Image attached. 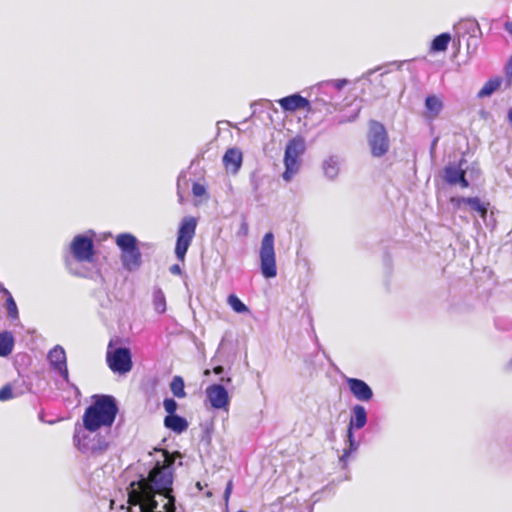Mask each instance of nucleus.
I'll use <instances>...</instances> for the list:
<instances>
[{"mask_svg":"<svg viewBox=\"0 0 512 512\" xmlns=\"http://www.w3.org/2000/svg\"><path fill=\"white\" fill-rule=\"evenodd\" d=\"M466 161L462 158L458 163H449L443 171V179L450 185H460L462 188H468L469 182L465 177L466 171L463 165Z\"/></svg>","mask_w":512,"mask_h":512,"instance_id":"nucleus-13","label":"nucleus"},{"mask_svg":"<svg viewBox=\"0 0 512 512\" xmlns=\"http://www.w3.org/2000/svg\"><path fill=\"white\" fill-rule=\"evenodd\" d=\"M14 347V337L11 332H0V357H7Z\"/></svg>","mask_w":512,"mask_h":512,"instance_id":"nucleus-22","label":"nucleus"},{"mask_svg":"<svg viewBox=\"0 0 512 512\" xmlns=\"http://www.w3.org/2000/svg\"><path fill=\"white\" fill-rule=\"evenodd\" d=\"M504 29L512 35V21H507L504 23Z\"/></svg>","mask_w":512,"mask_h":512,"instance_id":"nucleus-37","label":"nucleus"},{"mask_svg":"<svg viewBox=\"0 0 512 512\" xmlns=\"http://www.w3.org/2000/svg\"><path fill=\"white\" fill-rule=\"evenodd\" d=\"M74 387V389L76 390L77 393H80L79 392V389L77 387H75L74 385H72Z\"/></svg>","mask_w":512,"mask_h":512,"instance_id":"nucleus-44","label":"nucleus"},{"mask_svg":"<svg viewBox=\"0 0 512 512\" xmlns=\"http://www.w3.org/2000/svg\"><path fill=\"white\" fill-rule=\"evenodd\" d=\"M115 242L121 251L120 260L123 268L128 271L137 270L142 264L137 238L131 233H121L117 235Z\"/></svg>","mask_w":512,"mask_h":512,"instance_id":"nucleus-4","label":"nucleus"},{"mask_svg":"<svg viewBox=\"0 0 512 512\" xmlns=\"http://www.w3.org/2000/svg\"><path fill=\"white\" fill-rule=\"evenodd\" d=\"M305 152L304 140L295 137L288 141L284 153L285 171L282 174L283 180L289 182L299 172L300 156Z\"/></svg>","mask_w":512,"mask_h":512,"instance_id":"nucleus-6","label":"nucleus"},{"mask_svg":"<svg viewBox=\"0 0 512 512\" xmlns=\"http://www.w3.org/2000/svg\"><path fill=\"white\" fill-rule=\"evenodd\" d=\"M106 361L112 372L124 375L132 370V354L128 347L114 348L112 342L109 343L106 353Z\"/></svg>","mask_w":512,"mask_h":512,"instance_id":"nucleus-10","label":"nucleus"},{"mask_svg":"<svg viewBox=\"0 0 512 512\" xmlns=\"http://www.w3.org/2000/svg\"><path fill=\"white\" fill-rule=\"evenodd\" d=\"M340 161L337 156H329L322 163V170L328 180H335L339 174Z\"/></svg>","mask_w":512,"mask_h":512,"instance_id":"nucleus-21","label":"nucleus"},{"mask_svg":"<svg viewBox=\"0 0 512 512\" xmlns=\"http://www.w3.org/2000/svg\"><path fill=\"white\" fill-rule=\"evenodd\" d=\"M220 381L221 382H225L226 384H229V383H231L232 380H231L230 377H226V378L225 377H221Z\"/></svg>","mask_w":512,"mask_h":512,"instance_id":"nucleus-40","label":"nucleus"},{"mask_svg":"<svg viewBox=\"0 0 512 512\" xmlns=\"http://www.w3.org/2000/svg\"><path fill=\"white\" fill-rule=\"evenodd\" d=\"M277 102L285 112H295L302 109L309 111L311 106L310 101L298 93L280 98Z\"/></svg>","mask_w":512,"mask_h":512,"instance_id":"nucleus-16","label":"nucleus"},{"mask_svg":"<svg viewBox=\"0 0 512 512\" xmlns=\"http://www.w3.org/2000/svg\"><path fill=\"white\" fill-rule=\"evenodd\" d=\"M153 307L158 314H163L166 311V298L164 292L159 287L153 289Z\"/></svg>","mask_w":512,"mask_h":512,"instance_id":"nucleus-25","label":"nucleus"},{"mask_svg":"<svg viewBox=\"0 0 512 512\" xmlns=\"http://www.w3.org/2000/svg\"><path fill=\"white\" fill-rule=\"evenodd\" d=\"M163 406L168 415H175L178 404L173 398H165L163 401Z\"/></svg>","mask_w":512,"mask_h":512,"instance_id":"nucleus-30","label":"nucleus"},{"mask_svg":"<svg viewBox=\"0 0 512 512\" xmlns=\"http://www.w3.org/2000/svg\"><path fill=\"white\" fill-rule=\"evenodd\" d=\"M450 41L451 35L449 33H441L432 40L430 50L432 52H444L447 50Z\"/></svg>","mask_w":512,"mask_h":512,"instance_id":"nucleus-23","label":"nucleus"},{"mask_svg":"<svg viewBox=\"0 0 512 512\" xmlns=\"http://www.w3.org/2000/svg\"><path fill=\"white\" fill-rule=\"evenodd\" d=\"M444 104L440 97L436 95H429L425 99L426 117L434 120L439 116L443 110Z\"/></svg>","mask_w":512,"mask_h":512,"instance_id":"nucleus-19","label":"nucleus"},{"mask_svg":"<svg viewBox=\"0 0 512 512\" xmlns=\"http://www.w3.org/2000/svg\"><path fill=\"white\" fill-rule=\"evenodd\" d=\"M204 374H205V375H209V374H210V371H209V370H205Z\"/></svg>","mask_w":512,"mask_h":512,"instance_id":"nucleus-43","label":"nucleus"},{"mask_svg":"<svg viewBox=\"0 0 512 512\" xmlns=\"http://www.w3.org/2000/svg\"><path fill=\"white\" fill-rule=\"evenodd\" d=\"M13 397L12 388L10 385H5L0 389V401H7Z\"/></svg>","mask_w":512,"mask_h":512,"instance_id":"nucleus-32","label":"nucleus"},{"mask_svg":"<svg viewBox=\"0 0 512 512\" xmlns=\"http://www.w3.org/2000/svg\"><path fill=\"white\" fill-rule=\"evenodd\" d=\"M260 270L262 275L267 278H274L277 275L276 256L274 249V234L267 232L261 241L260 251Z\"/></svg>","mask_w":512,"mask_h":512,"instance_id":"nucleus-8","label":"nucleus"},{"mask_svg":"<svg viewBox=\"0 0 512 512\" xmlns=\"http://www.w3.org/2000/svg\"><path fill=\"white\" fill-rule=\"evenodd\" d=\"M73 442L82 454L90 457L101 456L109 448L108 435L87 431L78 425L75 426Z\"/></svg>","mask_w":512,"mask_h":512,"instance_id":"nucleus-3","label":"nucleus"},{"mask_svg":"<svg viewBox=\"0 0 512 512\" xmlns=\"http://www.w3.org/2000/svg\"><path fill=\"white\" fill-rule=\"evenodd\" d=\"M367 424V411L363 405L356 404L351 409V416L348 423L346 444L340 461L345 465L351 453L358 449L359 444L354 438V430H360Z\"/></svg>","mask_w":512,"mask_h":512,"instance_id":"nucleus-5","label":"nucleus"},{"mask_svg":"<svg viewBox=\"0 0 512 512\" xmlns=\"http://www.w3.org/2000/svg\"><path fill=\"white\" fill-rule=\"evenodd\" d=\"M347 79H333L322 81L315 87L319 92H326L329 89H335L340 91L345 85H347Z\"/></svg>","mask_w":512,"mask_h":512,"instance_id":"nucleus-24","label":"nucleus"},{"mask_svg":"<svg viewBox=\"0 0 512 512\" xmlns=\"http://www.w3.org/2000/svg\"><path fill=\"white\" fill-rule=\"evenodd\" d=\"M206 396L214 409L228 411L230 397L222 384H212L206 388Z\"/></svg>","mask_w":512,"mask_h":512,"instance_id":"nucleus-14","label":"nucleus"},{"mask_svg":"<svg viewBox=\"0 0 512 512\" xmlns=\"http://www.w3.org/2000/svg\"><path fill=\"white\" fill-rule=\"evenodd\" d=\"M47 360L51 369L60 374V376L69 383V373L67 368V357L64 348L61 345L54 346L47 354Z\"/></svg>","mask_w":512,"mask_h":512,"instance_id":"nucleus-12","label":"nucleus"},{"mask_svg":"<svg viewBox=\"0 0 512 512\" xmlns=\"http://www.w3.org/2000/svg\"><path fill=\"white\" fill-rule=\"evenodd\" d=\"M170 272L174 275H180L182 270L178 264H174L170 267Z\"/></svg>","mask_w":512,"mask_h":512,"instance_id":"nucleus-36","label":"nucleus"},{"mask_svg":"<svg viewBox=\"0 0 512 512\" xmlns=\"http://www.w3.org/2000/svg\"><path fill=\"white\" fill-rule=\"evenodd\" d=\"M346 384L351 394L361 402H369L373 398V390L364 381L358 378H347Z\"/></svg>","mask_w":512,"mask_h":512,"instance_id":"nucleus-15","label":"nucleus"},{"mask_svg":"<svg viewBox=\"0 0 512 512\" xmlns=\"http://www.w3.org/2000/svg\"><path fill=\"white\" fill-rule=\"evenodd\" d=\"M0 292H1V293H3V294L6 296V298H7V297H9V295H11V293L9 292V290H8V289H6L5 287H1V288H0Z\"/></svg>","mask_w":512,"mask_h":512,"instance_id":"nucleus-39","label":"nucleus"},{"mask_svg":"<svg viewBox=\"0 0 512 512\" xmlns=\"http://www.w3.org/2000/svg\"><path fill=\"white\" fill-rule=\"evenodd\" d=\"M228 304L236 313L248 312V307L234 294L228 296Z\"/></svg>","mask_w":512,"mask_h":512,"instance_id":"nucleus-28","label":"nucleus"},{"mask_svg":"<svg viewBox=\"0 0 512 512\" xmlns=\"http://www.w3.org/2000/svg\"><path fill=\"white\" fill-rule=\"evenodd\" d=\"M381 68H377V69H371L369 71H367L365 74L362 75L361 77V81H367V80H370V76L373 75L377 70H380Z\"/></svg>","mask_w":512,"mask_h":512,"instance_id":"nucleus-35","label":"nucleus"},{"mask_svg":"<svg viewBox=\"0 0 512 512\" xmlns=\"http://www.w3.org/2000/svg\"><path fill=\"white\" fill-rule=\"evenodd\" d=\"M213 372H214L216 375H220V374H222V373L224 372V367H223V366H220V365L215 366V367L213 368Z\"/></svg>","mask_w":512,"mask_h":512,"instance_id":"nucleus-38","label":"nucleus"},{"mask_svg":"<svg viewBox=\"0 0 512 512\" xmlns=\"http://www.w3.org/2000/svg\"><path fill=\"white\" fill-rule=\"evenodd\" d=\"M6 309L8 316L12 320H17L19 318L18 308L12 295H9V297L6 298Z\"/></svg>","mask_w":512,"mask_h":512,"instance_id":"nucleus-29","label":"nucleus"},{"mask_svg":"<svg viewBox=\"0 0 512 512\" xmlns=\"http://www.w3.org/2000/svg\"><path fill=\"white\" fill-rule=\"evenodd\" d=\"M312 511H313V505L310 503H307V512H312Z\"/></svg>","mask_w":512,"mask_h":512,"instance_id":"nucleus-42","label":"nucleus"},{"mask_svg":"<svg viewBox=\"0 0 512 512\" xmlns=\"http://www.w3.org/2000/svg\"><path fill=\"white\" fill-rule=\"evenodd\" d=\"M232 487H233V483H232V480H230V481H228L225 491H224V498L226 501H228V499L231 495Z\"/></svg>","mask_w":512,"mask_h":512,"instance_id":"nucleus-34","label":"nucleus"},{"mask_svg":"<svg viewBox=\"0 0 512 512\" xmlns=\"http://www.w3.org/2000/svg\"><path fill=\"white\" fill-rule=\"evenodd\" d=\"M118 413L116 400L111 395H95L94 402L83 414V428L96 432L101 427H111Z\"/></svg>","mask_w":512,"mask_h":512,"instance_id":"nucleus-2","label":"nucleus"},{"mask_svg":"<svg viewBox=\"0 0 512 512\" xmlns=\"http://www.w3.org/2000/svg\"><path fill=\"white\" fill-rule=\"evenodd\" d=\"M196 227L197 220L193 216H186L180 222L177 232L175 255L181 262L185 260L187 250L195 236Z\"/></svg>","mask_w":512,"mask_h":512,"instance_id":"nucleus-11","label":"nucleus"},{"mask_svg":"<svg viewBox=\"0 0 512 512\" xmlns=\"http://www.w3.org/2000/svg\"><path fill=\"white\" fill-rule=\"evenodd\" d=\"M94 243L92 238L78 234L76 235L69 247V254L65 255L64 260L66 266L70 269L72 259L77 262H91L94 257Z\"/></svg>","mask_w":512,"mask_h":512,"instance_id":"nucleus-7","label":"nucleus"},{"mask_svg":"<svg viewBox=\"0 0 512 512\" xmlns=\"http://www.w3.org/2000/svg\"><path fill=\"white\" fill-rule=\"evenodd\" d=\"M367 142L373 157H383L389 150L390 142L386 128L376 120L369 122Z\"/></svg>","mask_w":512,"mask_h":512,"instance_id":"nucleus-9","label":"nucleus"},{"mask_svg":"<svg viewBox=\"0 0 512 512\" xmlns=\"http://www.w3.org/2000/svg\"><path fill=\"white\" fill-rule=\"evenodd\" d=\"M164 425L166 428L170 429L171 431L177 434L184 432L188 428L187 420L184 417L179 416L177 414L167 415L164 418Z\"/></svg>","mask_w":512,"mask_h":512,"instance_id":"nucleus-20","label":"nucleus"},{"mask_svg":"<svg viewBox=\"0 0 512 512\" xmlns=\"http://www.w3.org/2000/svg\"><path fill=\"white\" fill-rule=\"evenodd\" d=\"M192 193L195 197H202L206 195L207 191L204 185L200 183H194L192 186Z\"/></svg>","mask_w":512,"mask_h":512,"instance_id":"nucleus-33","label":"nucleus"},{"mask_svg":"<svg viewBox=\"0 0 512 512\" xmlns=\"http://www.w3.org/2000/svg\"><path fill=\"white\" fill-rule=\"evenodd\" d=\"M140 512H144V511H142V507H140ZM145 512H149V511H145Z\"/></svg>","mask_w":512,"mask_h":512,"instance_id":"nucleus-45","label":"nucleus"},{"mask_svg":"<svg viewBox=\"0 0 512 512\" xmlns=\"http://www.w3.org/2000/svg\"><path fill=\"white\" fill-rule=\"evenodd\" d=\"M172 484L173 463L157 461L147 478L130 484L129 502L144 512H176Z\"/></svg>","mask_w":512,"mask_h":512,"instance_id":"nucleus-1","label":"nucleus"},{"mask_svg":"<svg viewBox=\"0 0 512 512\" xmlns=\"http://www.w3.org/2000/svg\"><path fill=\"white\" fill-rule=\"evenodd\" d=\"M359 112L360 108L357 107L351 116L340 115L339 117H337V123L344 124L348 122H353L358 117Z\"/></svg>","mask_w":512,"mask_h":512,"instance_id":"nucleus-31","label":"nucleus"},{"mask_svg":"<svg viewBox=\"0 0 512 512\" xmlns=\"http://www.w3.org/2000/svg\"><path fill=\"white\" fill-rule=\"evenodd\" d=\"M500 84H501L500 79H498V78L490 79L480 89V91L478 92V97L484 98V97H488V96L492 95L499 88Z\"/></svg>","mask_w":512,"mask_h":512,"instance_id":"nucleus-26","label":"nucleus"},{"mask_svg":"<svg viewBox=\"0 0 512 512\" xmlns=\"http://www.w3.org/2000/svg\"><path fill=\"white\" fill-rule=\"evenodd\" d=\"M452 204L456 208H461L462 205H468L471 210L485 217L487 214V207L480 201L478 197H456L451 199Z\"/></svg>","mask_w":512,"mask_h":512,"instance_id":"nucleus-18","label":"nucleus"},{"mask_svg":"<svg viewBox=\"0 0 512 512\" xmlns=\"http://www.w3.org/2000/svg\"><path fill=\"white\" fill-rule=\"evenodd\" d=\"M243 161L242 152L237 148L228 149L223 156V164L227 172L235 175L241 168Z\"/></svg>","mask_w":512,"mask_h":512,"instance_id":"nucleus-17","label":"nucleus"},{"mask_svg":"<svg viewBox=\"0 0 512 512\" xmlns=\"http://www.w3.org/2000/svg\"><path fill=\"white\" fill-rule=\"evenodd\" d=\"M507 370H512V359L506 365Z\"/></svg>","mask_w":512,"mask_h":512,"instance_id":"nucleus-41","label":"nucleus"},{"mask_svg":"<svg viewBox=\"0 0 512 512\" xmlns=\"http://www.w3.org/2000/svg\"><path fill=\"white\" fill-rule=\"evenodd\" d=\"M184 380L181 376H174L170 383V390L177 398H184L186 396L184 390Z\"/></svg>","mask_w":512,"mask_h":512,"instance_id":"nucleus-27","label":"nucleus"}]
</instances>
